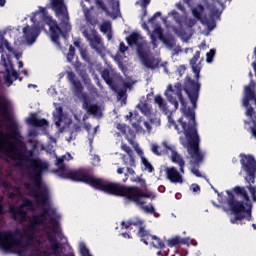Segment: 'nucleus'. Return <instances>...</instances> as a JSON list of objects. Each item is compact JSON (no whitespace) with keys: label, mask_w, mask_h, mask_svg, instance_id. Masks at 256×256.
<instances>
[{"label":"nucleus","mask_w":256,"mask_h":256,"mask_svg":"<svg viewBox=\"0 0 256 256\" xmlns=\"http://www.w3.org/2000/svg\"><path fill=\"white\" fill-rule=\"evenodd\" d=\"M215 53H216V50H210L209 52H207L206 61L208 62V64H212V61L215 57Z\"/></svg>","instance_id":"37998d69"},{"label":"nucleus","mask_w":256,"mask_h":256,"mask_svg":"<svg viewBox=\"0 0 256 256\" xmlns=\"http://www.w3.org/2000/svg\"><path fill=\"white\" fill-rule=\"evenodd\" d=\"M84 128H85V130H86L87 132H91V130H92L91 124H84Z\"/></svg>","instance_id":"e2e57ef3"},{"label":"nucleus","mask_w":256,"mask_h":256,"mask_svg":"<svg viewBox=\"0 0 256 256\" xmlns=\"http://www.w3.org/2000/svg\"><path fill=\"white\" fill-rule=\"evenodd\" d=\"M132 182H140V185L145 187L146 186V180L144 178H140L139 176H136V178H131Z\"/></svg>","instance_id":"09e8293b"},{"label":"nucleus","mask_w":256,"mask_h":256,"mask_svg":"<svg viewBox=\"0 0 256 256\" xmlns=\"http://www.w3.org/2000/svg\"><path fill=\"white\" fill-rule=\"evenodd\" d=\"M22 31L26 41L28 43H34L37 37H39L41 30L39 26H29V24H26V26H24Z\"/></svg>","instance_id":"dca6fc26"},{"label":"nucleus","mask_w":256,"mask_h":256,"mask_svg":"<svg viewBox=\"0 0 256 256\" xmlns=\"http://www.w3.org/2000/svg\"><path fill=\"white\" fill-rule=\"evenodd\" d=\"M76 53V48L74 46H69V52L67 54V61H73Z\"/></svg>","instance_id":"ea45409f"},{"label":"nucleus","mask_w":256,"mask_h":256,"mask_svg":"<svg viewBox=\"0 0 256 256\" xmlns=\"http://www.w3.org/2000/svg\"><path fill=\"white\" fill-rule=\"evenodd\" d=\"M79 76L85 84H90L91 78H90L87 70H84V69L79 70Z\"/></svg>","instance_id":"c9c22d12"},{"label":"nucleus","mask_w":256,"mask_h":256,"mask_svg":"<svg viewBox=\"0 0 256 256\" xmlns=\"http://www.w3.org/2000/svg\"><path fill=\"white\" fill-rule=\"evenodd\" d=\"M122 226L128 230L130 226H136V220H128L127 222H122Z\"/></svg>","instance_id":"c03bdc74"},{"label":"nucleus","mask_w":256,"mask_h":256,"mask_svg":"<svg viewBox=\"0 0 256 256\" xmlns=\"http://www.w3.org/2000/svg\"><path fill=\"white\" fill-rule=\"evenodd\" d=\"M151 150L156 156H161L160 147L157 144H153Z\"/></svg>","instance_id":"3c124183"},{"label":"nucleus","mask_w":256,"mask_h":256,"mask_svg":"<svg viewBox=\"0 0 256 256\" xmlns=\"http://www.w3.org/2000/svg\"><path fill=\"white\" fill-rule=\"evenodd\" d=\"M5 139H6V134L4 132L0 131V152L3 150L5 146Z\"/></svg>","instance_id":"a18cd8bd"},{"label":"nucleus","mask_w":256,"mask_h":256,"mask_svg":"<svg viewBox=\"0 0 256 256\" xmlns=\"http://www.w3.org/2000/svg\"><path fill=\"white\" fill-rule=\"evenodd\" d=\"M149 122H150V126L155 125V126H160L161 122L158 118H151V116L149 117Z\"/></svg>","instance_id":"864d4df0"},{"label":"nucleus","mask_w":256,"mask_h":256,"mask_svg":"<svg viewBox=\"0 0 256 256\" xmlns=\"http://www.w3.org/2000/svg\"><path fill=\"white\" fill-rule=\"evenodd\" d=\"M65 158H67V156H62L56 160V164L59 166V176L61 178L73 180V182H83L95 190L105 192V180H103V178H96L89 174V172H86L84 168H79L78 170H70L66 168L64 164Z\"/></svg>","instance_id":"423d86ee"},{"label":"nucleus","mask_w":256,"mask_h":256,"mask_svg":"<svg viewBox=\"0 0 256 256\" xmlns=\"http://www.w3.org/2000/svg\"><path fill=\"white\" fill-rule=\"evenodd\" d=\"M50 7L53 9L56 17L60 19V26L57 19H53L51 16L45 17V21L49 27L50 36L54 43H59L60 35L69 33L72 26L70 24V15L65 0H50Z\"/></svg>","instance_id":"20e7f679"},{"label":"nucleus","mask_w":256,"mask_h":256,"mask_svg":"<svg viewBox=\"0 0 256 256\" xmlns=\"http://www.w3.org/2000/svg\"><path fill=\"white\" fill-rule=\"evenodd\" d=\"M201 52L197 50L193 58L190 60V67L192 72L195 74V80H192L190 76H187L184 80V85L181 82H177L173 88L172 84H169L165 92V96L173 104L175 110L179 108V102L181 104L182 116L178 119V124L180 126L179 134H184L180 136V144L187 148L188 158H190V164L192 166L191 172L197 176V178H202V174L199 170L201 164L204 162L205 152L200 149V136L198 134V124L196 122V108L198 104V99L201 90L200 72L202 70L203 58H200ZM178 97L174 98L173 94Z\"/></svg>","instance_id":"f257e3e1"},{"label":"nucleus","mask_w":256,"mask_h":256,"mask_svg":"<svg viewBox=\"0 0 256 256\" xmlns=\"http://www.w3.org/2000/svg\"><path fill=\"white\" fill-rule=\"evenodd\" d=\"M67 80L70 82L74 94L80 96L84 90L82 82L77 78L74 72H67Z\"/></svg>","instance_id":"f3484780"},{"label":"nucleus","mask_w":256,"mask_h":256,"mask_svg":"<svg viewBox=\"0 0 256 256\" xmlns=\"http://www.w3.org/2000/svg\"><path fill=\"white\" fill-rule=\"evenodd\" d=\"M80 5L82 7L86 23H89V25H93V28H85L82 33L85 39L90 42L93 49H99V45H101L102 43V38L101 36H99L97 30H95L96 25H99L100 23L99 17L97 15H94L92 11V9H94L93 5H91V7H87L84 1H81Z\"/></svg>","instance_id":"0eeeda50"},{"label":"nucleus","mask_w":256,"mask_h":256,"mask_svg":"<svg viewBox=\"0 0 256 256\" xmlns=\"http://www.w3.org/2000/svg\"><path fill=\"white\" fill-rule=\"evenodd\" d=\"M121 148L127 154H123L122 156V162L124 167L126 168L123 182H127V180H129V176H136L135 168H137V164L135 156H133V150H131V147L127 146V144H122Z\"/></svg>","instance_id":"9d476101"},{"label":"nucleus","mask_w":256,"mask_h":256,"mask_svg":"<svg viewBox=\"0 0 256 256\" xmlns=\"http://www.w3.org/2000/svg\"><path fill=\"white\" fill-rule=\"evenodd\" d=\"M3 214H5V212H4V206H3L2 203H0V215H3Z\"/></svg>","instance_id":"338daca9"},{"label":"nucleus","mask_w":256,"mask_h":256,"mask_svg":"<svg viewBox=\"0 0 256 256\" xmlns=\"http://www.w3.org/2000/svg\"><path fill=\"white\" fill-rule=\"evenodd\" d=\"M7 152L10 154L11 158H17L20 161L18 165H21L22 160L30 162V165L27 166V170L29 171V178L33 180L36 188L31 186V184H26V189L30 190L31 196L35 198L38 204L48 206L50 203V190L43 182V172L49 168L47 162L33 158V150H30L28 155L25 156L20 148H18L16 142H11L9 144Z\"/></svg>","instance_id":"f03ea898"},{"label":"nucleus","mask_w":256,"mask_h":256,"mask_svg":"<svg viewBox=\"0 0 256 256\" xmlns=\"http://www.w3.org/2000/svg\"><path fill=\"white\" fill-rule=\"evenodd\" d=\"M34 216H31L30 222L26 224L23 228L24 234L26 235V246H31L32 242L36 239L37 234V226H35L34 230H31V224Z\"/></svg>","instance_id":"412c9836"},{"label":"nucleus","mask_w":256,"mask_h":256,"mask_svg":"<svg viewBox=\"0 0 256 256\" xmlns=\"http://www.w3.org/2000/svg\"><path fill=\"white\" fill-rule=\"evenodd\" d=\"M141 1V7L144 9V15L147 13V7L149 3H151V0H140Z\"/></svg>","instance_id":"8fccbe9b"},{"label":"nucleus","mask_w":256,"mask_h":256,"mask_svg":"<svg viewBox=\"0 0 256 256\" xmlns=\"http://www.w3.org/2000/svg\"><path fill=\"white\" fill-rule=\"evenodd\" d=\"M49 210H51V208H43L40 214H34V217L32 218V221L30 224L31 230H35L36 226H41L46 222L47 216L49 214Z\"/></svg>","instance_id":"a211bd4d"},{"label":"nucleus","mask_w":256,"mask_h":256,"mask_svg":"<svg viewBox=\"0 0 256 256\" xmlns=\"http://www.w3.org/2000/svg\"><path fill=\"white\" fill-rule=\"evenodd\" d=\"M135 226H138L139 228L137 236H139V238L141 239V242H143L148 246L149 244L148 240L151 238V234L148 230H146L144 226V221L141 220L140 218H136Z\"/></svg>","instance_id":"6ab92c4d"},{"label":"nucleus","mask_w":256,"mask_h":256,"mask_svg":"<svg viewBox=\"0 0 256 256\" xmlns=\"http://www.w3.org/2000/svg\"><path fill=\"white\" fill-rule=\"evenodd\" d=\"M249 192H250L253 200H256V188L254 186H249Z\"/></svg>","instance_id":"4d7b16f0"},{"label":"nucleus","mask_w":256,"mask_h":256,"mask_svg":"<svg viewBox=\"0 0 256 256\" xmlns=\"http://www.w3.org/2000/svg\"><path fill=\"white\" fill-rule=\"evenodd\" d=\"M122 236L123 238H131V234H129L128 232H122Z\"/></svg>","instance_id":"69168bd1"},{"label":"nucleus","mask_w":256,"mask_h":256,"mask_svg":"<svg viewBox=\"0 0 256 256\" xmlns=\"http://www.w3.org/2000/svg\"><path fill=\"white\" fill-rule=\"evenodd\" d=\"M39 11H40V13L45 14L47 12V9H46V7H43L42 5H40Z\"/></svg>","instance_id":"0e129e2a"},{"label":"nucleus","mask_w":256,"mask_h":256,"mask_svg":"<svg viewBox=\"0 0 256 256\" xmlns=\"http://www.w3.org/2000/svg\"><path fill=\"white\" fill-rule=\"evenodd\" d=\"M196 23H197V19L190 17L189 19H187L186 25L187 27H194Z\"/></svg>","instance_id":"603ef678"},{"label":"nucleus","mask_w":256,"mask_h":256,"mask_svg":"<svg viewBox=\"0 0 256 256\" xmlns=\"http://www.w3.org/2000/svg\"><path fill=\"white\" fill-rule=\"evenodd\" d=\"M246 89H247L248 103L250 104L251 100H254V102H256V94L254 90H252L251 86H246Z\"/></svg>","instance_id":"4c0bfd02"},{"label":"nucleus","mask_w":256,"mask_h":256,"mask_svg":"<svg viewBox=\"0 0 256 256\" xmlns=\"http://www.w3.org/2000/svg\"><path fill=\"white\" fill-rule=\"evenodd\" d=\"M137 108L141 112V114H143L147 118H150V116H152L153 109L151 104H148V102H139V104H137Z\"/></svg>","instance_id":"b1692460"},{"label":"nucleus","mask_w":256,"mask_h":256,"mask_svg":"<svg viewBox=\"0 0 256 256\" xmlns=\"http://www.w3.org/2000/svg\"><path fill=\"white\" fill-rule=\"evenodd\" d=\"M233 192H231V190H226V193L228 194V206L230 210L234 213V218H231L230 222H232V224H237L238 221H242L244 220V218L250 221L252 218V204L250 202L247 190L245 188H242L241 186H235L233 188ZM235 194L237 196H242L245 202L237 200ZM245 213L247 214V217L245 216Z\"/></svg>","instance_id":"39448f33"},{"label":"nucleus","mask_w":256,"mask_h":256,"mask_svg":"<svg viewBox=\"0 0 256 256\" xmlns=\"http://www.w3.org/2000/svg\"><path fill=\"white\" fill-rule=\"evenodd\" d=\"M167 47H175L176 45V38L174 36H164V42Z\"/></svg>","instance_id":"f704fd0d"},{"label":"nucleus","mask_w":256,"mask_h":256,"mask_svg":"<svg viewBox=\"0 0 256 256\" xmlns=\"http://www.w3.org/2000/svg\"><path fill=\"white\" fill-rule=\"evenodd\" d=\"M117 130H119L122 134H126L127 132L125 124H117Z\"/></svg>","instance_id":"5fc2aeb1"},{"label":"nucleus","mask_w":256,"mask_h":256,"mask_svg":"<svg viewBox=\"0 0 256 256\" xmlns=\"http://www.w3.org/2000/svg\"><path fill=\"white\" fill-rule=\"evenodd\" d=\"M25 208H28V210H34L33 200L30 198H24L20 206L10 207L9 212L12 214L14 220H17V217L20 216V223H23L27 220V212L25 211Z\"/></svg>","instance_id":"9b49d317"},{"label":"nucleus","mask_w":256,"mask_h":256,"mask_svg":"<svg viewBox=\"0 0 256 256\" xmlns=\"http://www.w3.org/2000/svg\"><path fill=\"white\" fill-rule=\"evenodd\" d=\"M84 107L89 114H92L94 116H98L101 113V108L100 106H98V104H90L85 100Z\"/></svg>","instance_id":"a878e982"},{"label":"nucleus","mask_w":256,"mask_h":256,"mask_svg":"<svg viewBox=\"0 0 256 256\" xmlns=\"http://www.w3.org/2000/svg\"><path fill=\"white\" fill-rule=\"evenodd\" d=\"M161 15H162L161 11H156V13H154L152 15V17H150L149 22L150 23H154L156 17H160Z\"/></svg>","instance_id":"6e6d98bb"},{"label":"nucleus","mask_w":256,"mask_h":256,"mask_svg":"<svg viewBox=\"0 0 256 256\" xmlns=\"http://www.w3.org/2000/svg\"><path fill=\"white\" fill-rule=\"evenodd\" d=\"M141 161L143 166L145 167V170H147L150 173L154 172V166H152V164L149 162V160H147V158L142 156Z\"/></svg>","instance_id":"e433bc0d"},{"label":"nucleus","mask_w":256,"mask_h":256,"mask_svg":"<svg viewBox=\"0 0 256 256\" xmlns=\"http://www.w3.org/2000/svg\"><path fill=\"white\" fill-rule=\"evenodd\" d=\"M165 173L167 175L168 180H170V182H173V183L183 182V178L180 172H178L177 168H175L174 166H172L171 168H166Z\"/></svg>","instance_id":"4be33fe9"},{"label":"nucleus","mask_w":256,"mask_h":256,"mask_svg":"<svg viewBox=\"0 0 256 256\" xmlns=\"http://www.w3.org/2000/svg\"><path fill=\"white\" fill-rule=\"evenodd\" d=\"M49 242H51V249L54 254H58L60 250V243L56 240L55 236L48 237Z\"/></svg>","instance_id":"2f4dec72"},{"label":"nucleus","mask_w":256,"mask_h":256,"mask_svg":"<svg viewBox=\"0 0 256 256\" xmlns=\"http://www.w3.org/2000/svg\"><path fill=\"white\" fill-rule=\"evenodd\" d=\"M140 34H138V32H132V34H130V36H127L126 41L128 43V45H130L131 47H133V45H136L138 47V41L140 39Z\"/></svg>","instance_id":"c756f323"},{"label":"nucleus","mask_w":256,"mask_h":256,"mask_svg":"<svg viewBox=\"0 0 256 256\" xmlns=\"http://www.w3.org/2000/svg\"><path fill=\"white\" fill-rule=\"evenodd\" d=\"M191 190L193 192H199L201 190V188H200L199 184H192Z\"/></svg>","instance_id":"bf43d9fd"},{"label":"nucleus","mask_w":256,"mask_h":256,"mask_svg":"<svg viewBox=\"0 0 256 256\" xmlns=\"http://www.w3.org/2000/svg\"><path fill=\"white\" fill-rule=\"evenodd\" d=\"M53 116L54 118H56V122H55L56 126L60 127L64 117V111L62 106H59V108H56V112L55 114H53Z\"/></svg>","instance_id":"7c9ffc66"},{"label":"nucleus","mask_w":256,"mask_h":256,"mask_svg":"<svg viewBox=\"0 0 256 256\" xmlns=\"http://www.w3.org/2000/svg\"><path fill=\"white\" fill-rule=\"evenodd\" d=\"M178 244H188L189 240L187 238H181V236H175L174 238H170L168 240V246L170 248H173L174 246H177Z\"/></svg>","instance_id":"c85d7f7f"},{"label":"nucleus","mask_w":256,"mask_h":256,"mask_svg":"<svg viewBox=\"0 0 256 256\" xmlns=\"http://www.w3.org/2000/svg\"><path fill=\"white\" fill-rule=\"evenodd\" d=\"M104 192L106 194H112L113 196H123L130 202L140 204L147 214H153V212H155L153 205L143 206L145 204L143 198H151L152 194L150 192H143L142 188H139V186H125L119 182L104 180Z\"/></svg>","instance_id":"7ed1b4c3"},{"label":"nucleus","mask_w":256,"mask_h":256,"mask_svg":"<svg viewBox=\"0 0 256 256\" xmlns=\"http://www.w3.org/2000/svg\"><path fill=\"white\" fill-rule=\"evenodd\" d=\"M3 45L6 47V49H8V51H12L11 44H9L8 40H5V38L3 41Z\"/></svg>","instance_id":"052dcab7"},{"label":"nucleus","mask_w":256,"mask_h":256,"mask_svg":"<svg viewBox=\"0 0 256 256\" xmlns=\"http://www.w3.org/2000/svg\"><path fill=\"white\" fill-rule=\"evenodd\" d=\"M144 126H145L147 132H151L152 131V126H151L150 121L149 122H144Z\"/></svg>","instance_id":"680f3d73"},{"label":"nucleus","mask_w":256,"mask_h":256,"mask_svg":"<svg viewBox=\"0 0 256 256\" xmlns=\"http://www.w3.org/2000/svg\"><path fill=\"white\" fill-rule=\"evenodd\" d=\"M4 68L6 71V75L4 76L5 83L8 87L12 86L14 80H18L19 74L16 70H14V66L11 65L10 68L8 67V64L6 60H4ZM11 69V70H10ZM12 78L14 80H12Z\"/></svg>","instance_id":"aec40b11"},{"label":"nucleus","mask_w":256,"mask_h":256,"mask_svg":"<svg viewBox=\"0 0 256 256\" xmlns=\"http://www.w3.org/2000/svg\"><path fill=\"white\" fill-rule=\"evenodd\" d=\"M151 239L152 241V246L154 248H165V243L163 242V240H161V238H158V236H155L151 234Z\"/></svg>","instance_id":"72a5a7b5"},{"label":"nucleus","mask_w":256,"mask_h":256,"mask_svg":"<svg viewBox=\"0 0 256 256\" xmlns=\"http://www.w3.org/2000/svg\"><path fill=\"white\" fill-rule=\"evenodd\" d=\"M179 35H181L182 37H184V35H187L185 30H179Z\"/></svg>","instance_id":"774afa93"},{"label":"nucleus","mask_w":256,"mask_h":256,"mask_svg":"<svg viewBox=\"0 0 256 256\" xmlns=\"http://www.w3.org/2000/svg\"><path fill=\"white\" fill-rule=\"evenodd\" d=\"M0 116L6 120V122H10L8 126V138H12L18 142V138L21 136V132L19 130L17 122L14 120V116L11 112V102L0 94Z\"/></svg>","instance_id":"6e6552de"},{"label":"nucleus","mask_w":256,"mask_h":256,"mask_svg":"<svg viewBox=\"0 0 256 256\" xmlns=\"http://www.w3.org/2000/svg\"><path fill=\"white\" fill-rule=\"evenodd\" d=\"M171 160L180 166V172L184 174L185 160L182 158V156H180V154H178V152H176V150H172Z\"/></svg>","instance_id":"393cba45"},{"label":"nucleus","mask_w":256,"mask_h":256,"mask_svg":"<svg viewBox=\"0 0 256 256\" xmlns=\"http://www.w3.org/2000/svg\"><path fill=\"white\" fill-rule=\"evenodd\" d=\"M81 130H82L81 124H74L72 128L71 136L68 139V142H71V140L73 139L74 132L78 133V132H81Z\"/></svg>","instance_id":"a19ab883"},{"label":"nucleus","mask_w":256,"mask_h":256,"mask_svg":"<svg viewBox=\"0 0 256 256\" xmlns=\"http://www.w3.org/2000/svg\"><path fill=\"white\" fill-rule=\"evenodd\" d=\"M101 77L104 80V82L112 89L115 88V82L113 80V78L111 77V72L110 70H108L107 68H105L102 73H101Z\"/></svg>","instance_id":"bb28decb"},{"label":"nucleus","mask_w":256,"mask_h":256,"mask_svg":"<svg viewBox=\"0 0 256 256\" xmlns=\"http://www.w3.org/2000/svg\"><path fill=\"white\" fill-rule=\"evenodd\" d=\"M154 33L158 36V38L160 39V41H162L164 43V32L161 28V26H157L155 29H154Z\"/></svg>","instance_id":"58836bf2"},{"label":"nucleus","mask_w":256,"mask_h":256,"mask_svg":"<svg viewBox=\"0 0 256 256\" xmlns=\"http://www.w3.org/2000/svg\"><path fill=\"white\" fill-rule=\"evenodd\" d=\"M155 104L158 105L159 109L168 117V122L170 126H174L175 130H177L178 134H180V124L175 122L174 118L172 117V112H170L167 102L162 98V96H155L154 98Z\"/></svg>","instance_id":"4468645a"},{"label":"nucleus","mask_w":256,"mask_h":256,"mask_svg":"<svg viewBox=\"0 0 256 256\" xmlns=\"http://www.w3.org/2000/svg\"><path fill=\"white\" fill-rule=\"evenodd\" d=\"M22 232L20 228L15 230H0V247L2 250H11L14 246H21Z\"/></svg>","instance_id":"1a4fd4ad"},{"label":"nucleus","mask_w":256,"mask_h":256,"mask_svg":"<svg viewBox=\"0 0 256 256\" xmlns=\"http://www.w3.org/2000/svg\"><path fill=\"white\" fill-rule=\"evenodd\" d=\"M137 53L138 56L140 57V60L142 61V64L151 70H154L156 68L155 66V60H152V58H150L148 52H146L145 50V46L143 44V42H139L137 43Z\"/></svg>","instance_id":"2eb2a0df"},{"label":"nucleus","mask_w":256,"mask_h":256,"mask_svg":"<svg viewBox=\"0 0 256 256\" xmlns=\"http://www.w3.org/2000/svg\"><path fill=\"white\" fill-rule=\"evenodd\" d=\"M95 5L99 11H104L107 16H113L105 0H95Z\"/></svg>","instance_id":"cd10ccee"},{"label":"nucleus","mask_w":256,"mask_h":256,"mask_svg":"<svg viewBox=\"0 0 256 256\" xmlns=\"http://www.w3.org/2000/svg\"><path fill=\"white\" fill-rule=\"evenodd\" d=\"M80 252L82 254V256H86L87 255V246L85 244V242H80Z\"/></svg>","instance_id":"de8ad7c7"},{"label":"nucleus","mask_w":256,"mask_h":256,"mask_svg":"<svg viewBox=\"0 0 256 256\" xmlns=\"http://www.w3.org/2000/svg\"><path fill=\"white\" fill-rule=\"evenodd\" d=\"M204 9V5H202V3H199L196 7H194V9H192L194 17H196L197 19H201Z\"/></svg>","instance_id":"473e14b6"},{"label":"nucleus","mask_w":256,"mask_h":256,"mask_svg":"<svg viewBox=\"0 0 256 256\" xmlns=\"http://www.w3.org/2000/svg\"><path fill=\"white\" fill-rule=\"evenodd\" d=\"M111 27V22H103L100 26V31H102V33H108Z\"/></svg>","instance_id":"79ce46f5"},{"label":"nucleus","mask_w":256,"mask_h":256,"mask_svg":"<svg viewBox=\"0 0 256 256\" xmlns=\"http://www.w3.org/2000/svg\"><path fill=\"white\" fill-rule=\"evenodd\" d=\"M243 106L245 108H247V111L245 114L248 118H250V121L246 122V124H252V126H250V132H251L252 136L256 139V112H255L253 106H250V104H249V96H248L247 87L245 88V96L243 98Z\"/></svg>","instance_id":"ddd939ff"},{"label":"nucleus","mask_w":256,"mask_h":256,"mask_svg":"<svg viewBox=\"0 0 256 256\" xmlns=\"http://www.w3.org/2000/svg\"><path fill=\"white\" fill-rule=\"evenodd\" d=\"M81 57L84 59V61H87L88 64L91 63V58H90L87 50H82Z\"/></svg>","instance_id":"49530a36"},{"label":"nucleus","mask_w":256,"mask_h":256,"mask_svg":"<svg viewBox=\"0 0 256 256\" xmlns=\"http://www.w3.org/2000/svg\"><path fill=\"white\" fill-rule=\"evenodd\" d=\"M27 123L31 126H35L37 128H42L44 126H48L49 122L48 120H45V118H42L41 120L37 118V114H32L30 118H27Z\"/></svg>","instance_id":"5701e85b"},{"label":"nucleus","mask_w":256,"mask_h":256,"mask_svg":"<svg viewBox=\"0 0 256 256\" xmlns=\"http://www.w3.org/2000/svg\"><path fill=\"white\" fill-rule=\"evenodd\" d=\"M127 46H125L124 42H120V45H119V51L121 53H125V51H127Z\"/></svg>","instance_id":"13d9d810"},{"label":"nucleus","mask_w":256,"mask_h":256,"mask_svg":"<svg viewBox=\"0 0 256 256\" xmlns=\"http://www.w3.org/2000/svg\"><path fill=\"white\" fill-rule=\"evenodd\" d=\"M240 164L242 169L246 172L249 180L254 182L256 178V160L251 154H240Z\"/></svg>","instance_id":"f8f14e48"}]
</instances>
